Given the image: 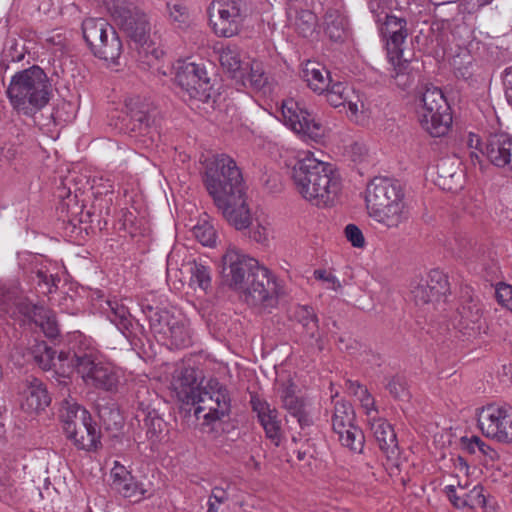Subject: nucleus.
Masks as SVG:
<instances>
[{"mask_svg":"<svg viewBox=\"0 0 512 512\" xmlns=\"http://www.w3.org/2000/svg\"><path fill=\"white\" fill-rule=\"evenodd\" d=\"M291 181L295 192L317 207L331 205L341 191V178L334 166L309 150L298 154Z\"/></svg>","mask_w":512,"mask_h":512,"instance_id":"obj_1","label":"nucleus"},{"mask_svg":"<svg viewBox=\"0 0 512 512\" xmlns=\"http://www.w3.org/2000/svg\"><path fill=\"white\" fill-rule=\"evenodd\" d=\"M368 215L388 228H398L408 218L405 192L402 185L389 178L375 177L365 190Z\"/></svg>","mask_w":512,"mask_h":512,"instance_id":"obj_2","label":"nucleus"},{"mask_svg":"<svg viewBox=\"0 0 512 512\" xmlns=\"http://www.w3.org/2000/svg\"><path fill=\"white\" fill-rule=\"evenodd\" d=\"M7 94L16 110L30 115L49 102L50 84L44 71L33 66L13 76Z\"/></svg>","mask_w":512,"mask_h":512,"instance_id":"obj_3","label":"nucleus"},{"mask_svg":"<svg viewBox=\"0 0 512 512\" xmlns=\"http://www.w3.org/2000/svg\"><path fill=\"white\" fill-rule=\"evenodd\" d=\"M203 182L213 201L238 193L244 188L242 173L232 157L212 154L201 158Z\"/></svg>","mask_w":512,"mask_h":512,"instance_id":"obj_4","label":"nucleus"},{"mask_svg":"<svg viewBox=\"0 0 512 512\" xmlns=\"http://www.w3.org/2000/svg\"><path fill=\"white\" fill-rule=\"evenodd\" d=\"M63 431L81 450L96 451L101 446V432L90 413L76 402L66 401L60 412Z\"/></svg>","mask_w":512,"mask_h":512,"instance_id":"obj_5","label":"nucleus"},{"mask_svg":"<svg viewBox=\"0 0 512 512\" xmlns=\"http://www.w3.org/2000/svg\"><path fill=\"white\" fill-rule=\"evenodd\" d=\"M107 7L115 25L127 37L142 46L147 44L151 25L142 10L127 0H109Z\"/></svg>","mask_w":512,"mask_h":512,"instance_id":"obj_6","label":"nucleus"},{"mask_svg":"<svg viewBox=\"0 0 512 512\" xmlns=\"http://www.w3.org/2000/svg\"><path fill=\"white\" fill-rule=\"evenodd\" d=\"M150 327L158 340L171 347L185 348L192 343L190 322L181 313L155 311L150 316Z\"/></svg>","mask_w":512,"mask_h":512,"instance_id":"obj_7","label":"nucleus"},{"mask_svg":"<svg viewBox=\"0 0 512 512\" xmlns=\"http://www.w3.org/2000/svg\"><path fill=\"white\" fill-rule=\"evenodd\" d=\"M83 37L93 53L106 61L116 60L122 43L110 24L103 18H88L82 23Z\"/></svg>","mask_w":512,"mask_h":512,"instance_id":"obj_8","label":"nucleus"},{"mask_svg":"<svg viewBox=\"0 0 512 512\" xmlns=\"http://www.w3.org/2000/svg\"><path fill=\"white\" fill-rule=\"evenodd\" d=\"M175 83L181 89L185 101L208 103L215 94L205 68L193 62L178 65Z\"/></svg>","mask_w":512,"mask_h":512,"instance_id":"obj_9","label":"nucleus"},{"mask_svg":"<svg viewBox=\"0 0 512 512\" xmlns=\"http://www.w3.org/2000/svg\"><path fill=\"white\" fill-rule=\"evenodd\" d=\"M482 434L498 443L512 444V406L490 403L476 410Z\"/></svg>","mask_w":512,"mask_h":512,"instance_id":"obj_10","label":"nucleus"},{"mask_svg":"<svg viewBox=\"0 0 512 512\" xmlns=\"http://www.w3.org/2000/svg\"><path fill=\"white\" fill-rule=\"evenodd\" d=\"M194 414L206 424L218 421L230 410V398L227 390L216 380H210L200 388L195 396Z\"/></svg>","mask_w":512,"mask_h":512,"instance_id":"obj_11","label":"nucleus"},{"mask_svg":"<svg viewBox=\"0 0 512 512\" xmlns=\"http://www.w3.org/2000/svg\"><path fill=\"white\" fill-rule=\"evenodd\" d=\"M74 368L86 385L113 391L117 388L119 377L115 369L101 361H96L91 355L77 356L73 354Z\"/></svg>","mask_w":512,"mask_h":512,"instance_id":"obj_12","label":"nucleus"},{"mask_svg":"<svg viewBox=\"0 0 512 512\" xmlns=\"http://www.w3.org/2000/svg\"><path fill=\"white\" fill-rule=\"evenodd\" d=\"M354 420L355 413L352 406L345 401L336 402L331 419L333 431L338 435L342 446L360 453L365 439L363 432L354 424Z\"/></svg>","mask_w":512,"mask_h":512,"instance_id":"obj_13","label":"nucleus"},{"mask_svg":"<svg viewBox=\"0 0 512 512\" xmlns=\"http://www.w3.org/2000/svg\"><path fill=\"white\" fill-rule=\"evenodd\" d=\"M511 136L502 130L485 131L484 135L475 132L468 134L467 145L484 154L495 166L506 167L505 154L511 146Z\"/></svg>","mask_w":512,"mask_h":512,"instance_id":"obj_14","label":"nucleus"},{"mask_svg":"<svg viewBox=\"0 0 512 512\" xmlns=\"http://www.w3.org/2000/svg\"><path fill=\"white\" fill-rule=\"evenodd\" d=\"M222 274L232 288L242 291L258 266V261L242 253L236 247H229L222 257Z\"/></svg>","mask_w":512,"mask_h":512,"instance_id":"obj_15","label":"nucleus"},{"mask_svg":"<svg viewBox=\"0 0 512 512\" xmlns=\"http://www.w3.org/2000/svg\"><path fill=\"white\" fill-rule=\"evenodd\" d=\"M214 32L221 37L236 35L242 25V11L236 0H214L208 9Z\"/></svg>","mask_w":512,"mask_h":512,"instance_id":"obj_16","label":"nucleus"},{"mask_svg":"<svg viewBox=\"0 0 512 512\" xmlns=\"http://www.w3.org/2000/svg\"><path fill=\"white\" fill-rule=\"evenodd\" d=\"M418 105V117L421 116L422 126L431 125V128H450L452 116L448 112L447 103L442 91L437 87L426 88Z\"/></svg>","mask_w":512,"mask_h":512,"instance_id":"obj_17","label":"nucleus"},{"mask_svg":"<svg viewBox=\"0 0 512 512\" xmlns=\"http://www.w3.org/2000/svg\"><path fill=\"white\" fill-rule=\"evenodd\" d=\"M225 220L236 230L242 231L251 227L253 216L247 202L245 187L229 197L214 202Z\"/></svg>","mask_w":512,"mask_h":512,"instance_id":"obj_18","label":"nucleus"},{"mask_svg":"<svg viewBox=\"0 0 512 512\" xmlns=\"http://www.w3.org/2000/svg\"><path fill=\"white\" fill-rule=\"evenodd\" d=\"M245 301L250 305H261L279 294V288L270 271L258 264L244 289Z\"/></svg>","mask_w":512,"mask_h":512,"instance_id":"obj_19","label":"nucleus"},{"mask_svg":"<svg viewBox=\"0 0 512 512\" xmlns=\"http://www.w3.org/2000/svg\"><path fill=\"white\" fill-rule=\"evenodd\" d=\"M370 430L384 456L386 457V469L393 471L399 465V446L396 433L383 418L371 417L369 420Z\"/></svg>","mask_w":512,"mask_h":512,"instance_id":"obj_20","label":"nucleus"},{"mask_svg":"<svg viewBox=\"0 0 512 512\" xmlns=\"http://www.w3.org/2000/svg\"><path fill=\"white\" fill-rule=\"evenodd\" d=\"M405 21L395 16H386V21L381 26V34L386 39L387 53L391 62L395 58L403 59L411 62L415 53L413 49L402 48V44L406 38V30L404 29Z\"/></svg>","mask_w":512,"mask_h":512,"instance_id":"obj_21","label":"nucleus"},{"mask_svg":"<svg viewBox=\"0 0 512 512\" xmlns=\"http://www.w3.org/2000/svg\"><path fill=\"white\" fill-rule=\"evenodd\" d=\"M169 388L178 401L195 403V396L200 390L196 371L183 363L177 364L172 372Z\"/></svg>","mask_w":512,"mask_h":512,"instance_id":"obj_22","label":"nucleus"},{"mask_svg":"<svg viewBox=\"0 0 512 512\" xmlns=\"http://www.w3.org/2000/svg\"><path fill=\"white\" fill-rule=\"evenodd\" d=\"M31 354L34 361L43 370L54 368L63 376H66L74 369L73 354L61 352L55 360V352L45 342H37L32 347Z\"/></svg>","mask_w":512,"mask_h":512,"instance_id":"obj_23","label":"nucleus"},{"mask_svg":"<svg viewBox=\"0 0 512 512\" xmlns=\"http://www.w3.org/2000/svg\"><path fill=\"white\" fill-rule=\"evenodd\" d=\"M110 477L113 489L134 502L140 501L147 492L143 485L137 482L127 468L118 461L114 462Z\"/></svg>","mask_w":512,"mask_h":512,"instance_id":"obj_24","label":"nucleus"},{"mask_svg":"<svg viewBox=\"0 0 512 512\" xmlns=\"http://www.w3.org/2000/svg\"><path fill=\"white\" fill-rule=\"evenodd\" d=\"M50 403V397L43 383L34 377L27 378L21 389L20 405L28 413H38Z\"/></svg>","mask_w":512,"mask_h":512,"instance_id":"obj_25","label":"nucleus"},{"mask_svg":"<svg viewBox=\"0 0 512 512\" xmlns=\"http://www.w3.org/2000/svg\"><path fill=\"white\" fill-rule=\"evenodd\" d=\"M282 116L284 124L290 128H320L323 125L317 115L312 114L306 108L301 107L298 102L288 99L282 103Z\"/></svg>","mask_w":512,"mask_h":512,"instance_id":"obj_26","label":"nucleus"},{"mask_svg":"<svg viewBox=\"0 0 512 512\" xmlns=\"http://www.w3.org/2000/svg\"><path fill=\"white\" fill-rule=\"evenodd\" d=\"M128 112L123 117H119L120 123H114L115 126H132L136 127H151L160 126V119L156 115L154 109H150L148 104L139 103L138 101H131L127 104Z\"/></svg>","mask_w":512,"mask_h":512,"instance_id":"obj_27","label":"nucleus"},{"mask_svg":"<svg viewBox=\"0 0 512 512\" xmlns=\"http://www.w3.org/2000/svg\"><path fill=\"white\" fill-rule=\"evenodd\" d=\"M218 59L223 70L237 83L246 86V71L248 63L241 57V52L236 46H226L218 51Z\"/></svg>","mask_w":512,"mask_h":512,"instance_id":"obj_28","label":"nucleus"},{"mask_svg":"<svg viewBox=\"0 0 512 512\" xmlns=\"http://www.w3.org/2000/svg\"><path fill=\"white\" fill-rule=\"evenodd\" d=\"M253 410L257 413L259 421L263 426L266 436L275 444H278L281 437V420L278 412L269 403L253 397L251 400Z\"/></svg>","mask_w":512,"mask_h":512,"instance_id":"obj_29","label":"nucleus"},{"mask_svg":"<svg viewBox=\"0 0 512 512\" xmlns=\"http://www.w3.org/2000/svg\"><path fill=\"white\" fill-rule=\"evenodd\" d=\"M279 396L283 406L289 413L295 417L301 427L309 426L312 418L306 410L304 403L295 396V387L293 384H282L278 388Z\"/></svg>","mask_w":512,"mask_h":512,"instance_id":"obj_30","label":"nucleus"},{"mask_svg":"<svg viewBox=\"0 0 512 512\" xmlns=\"http://www.w3.org/2000/svg\"><path fill=\"white\" fill-rule=\"evenodd\" d=\"M325 92L331 106L339 107L347 103L352 115H356L359 111L358 96L349 86L337 82L330 85Z\"/></svg>","mask_w":512,"mask_h":512,"instance_id":"obj_31","label":"nucleus"},{"mask_svg":"<svg viewBox=\"0 0 512 512\" xmlns=\"http://www.w3.org/2000/svg\"><path fill=\"white\" fill-rule=\"evenodd\" d=\"M448 291L449 283L446 275L439 270H432L421 288V297L426 303L439 301Z\"/></svg>","mask_w":512,"mask_h":512,"instance_id":"obj_32","label":"nucleus"},{"mask_svg":"<svg viewBox=\"0 0 512 512\" xmlns=\"http://www.w3.org/2000/svg\"><path fill=\"white\" fill-rule=\"evenodd\" d=\"M302 78L316 93H323L330 86L329 72L319 63L308 61L302 69Z\"/></svg>","mask_w":512,"mask_h":512,"instance_id":"obj_33","label":"nucleus"},{"mask_svg":"<svg viewBox=\"0 0 512 512\" xmlns=\"http://www.w3.org/2000/svg\"><path fill=\"white\" fill-rule=\"evenodd\" d=\"M460 321L459 325L462 329L466 330L464 333L468 336L477 334L480 330L481 311L475 303H468L463 305L459 311Z\"/></svg>","mask_w":512,"mask_h":512,"instance_id":"obj_34","label":"nucleus"},{"mask_svg":"<svg viewBox=\"0 0 512 512\" xmlns=\"http://www.w3.org/2000/svg\"><path fill=\"white\" fill-rule=\"evenodd\" d=\"M325 33L333 41H341L346 35V20L337 10H329L324 17Z\"/></svg>","mask_w":512,"mask_h":512,"instance_id":"obj_35","label":"nucleus"},{"mask_svg":"<svg viewBox=\"0 0 512 512\" xmlns=\"http://www.w3.org/2000/svg\"><path fill=\"white\" fill-rule=\"evenodd\" d=\"M301 144L314 149L327 147L331 143L330 135L326 130H292Z\"/></svg>","mask_w":512,"mask_h":512,"instance_id":"obj_36","label":"nucleus"},{"mask_svg":"<svg viewBox=\"0 0 512 512\" xmlns=\"http://www.w3.org/2000/svg\"><path fill=\"white\" fill-rule=\"evenodd\" d=\"M33 321L39 325L47 337L54 338L58 335L59 329L55 314L45 307H34L32 312Z\"/></svg>","mask_w":512,"mask_h":512,"instance_id":"obj_37","label":"nucleus"},{"mask_svg":"<svg viewBox=\"0 0 512 512\" xmlns=\"http://www.w3.org/2000/svg\"><path fill=\"white\" fill-rule=\"evenodd\" d=\"M344 153L355 163L368 162L372 157L371 148L363 139H355L345 145Z\"/></svg>","mask_w":512,"mask_h":512,"instance_id":"obj_38","label":"nucleus"},{"mask_svg":"<svg viewBox=\"0 0 512 512\" xmlns=\"http://www.w3.org/2000/svg\"><path fill=\"white\" fill-rule=\"evenodd\" d=\"M190 286L194 289L199 288L206 292L211 286L210 270L207 266L196 261L190 264Z\"/></svg>","mask_w":512,"mask_h":512,"instance_id":"obj_39","label":"nucleus"},{"mask_svg":"<svg viewBox=\"0 0 512 512\" xmlns=\"http://www.w3.org/2000/svg\"><path fill=\"white\" fill-rule=\"evenodd\" d=\"M451 65L457 77L468 79L472 75L473 57L468 50L462 49L458 54L453 56Z\"/></svg>","mask_w":512,"mask_h":512,"instance_id":"obj_40","label":"nucleus"},{"mask_svg":"<svg viewBox=\"0 0 512 512\" xmlns=\"http://www.w3.org/2000/svg\"><path fill=\"white\" fill-rule=\"evenodd\" d=\"M296 319L302 324L306 334L315 338L318 332V320L311 307L299 306L295 311Z\"/></svg>","mask_w":512,"mask_h":512,"instance_id":"obj_41","label":"nucleus"},{"mask_svg":"<svg viewBox=\"0 0 512 512\" xmlns=\"http://www.w3.org/2000/svg\"><path fill=\"white\" fill-rule=\"evenodd\" d=\"M268 78L264 72L262 63L258 61H251L248 63V70L246 71V85L256 90L263 89L267 84Z\"/></svg>","mask_w":512,"mask_h":512,"instance_id":"obj_42","label":"nucleus"},{"mask_svg":"<svg viewBox=\"0 0 512 512\" xmlns=\"http://www.w3.org/2000/svg\"><path fill=\"white\" fill-rule=\"evenodd\" d=\"M107 306L109 308L107 315L110 321L117 326L127 328L130 317L128 308L117 300L107 301Z\"/></svg>","mask_w":512,"mask_h":512,"instance_id":"obj_43","label":"nucleus"},{"mask_svg":"<svg viewBox=\"0 0 512 512\" xmlns=\"http://www.w3.org/2000/svg\"><path fill=\"white\" fill-rule=\"evenodd\" d=\"M317 23L316 15L310 10L296 11L295 26L298 32L306 37L312 33Z\"/></svg>","mask_w":512,"mask_h":512,"instance_id":"obj_44","label":"nucleus"},{"mask_svg":"<svg viewBox=\"0 0 512 512\" xmlns=\"http://www.w3.org/2000/svg\"><path fill=\"white\" fill-rule=\"evenodd\" d=\"M396 66L395 82L396 85L402 90H407L411 87L414 81L412 69L407 71L410 62H406L403 59L395 58L392 62Z\"/></svg>","mask_w":512,"mask_h":512,"instance_id":"obj_45","label":"nucleus"},{"mask_svg":"<svg viewBox=\"0 0 512 512\" xmlns=\"http://www.w3.org/2000/svg\"><path fill=\"white\" fill-rule=\"evenodd\" d=\"M470 479H465L463 484H460V487H456L454 483L449 484L445 487V493L450 500V502L456 508H465L466 503V490L470 486Z\"/></svg>","mask_w":512,"mask_h":512,"instance_id":"obj_46","label":"nucleus"},{"mask_svg":"<svg viewBox=\"0 0 512 512\" xmlns=\"http://www.w3.org/2000/svg\"><path fill=\"white\" fill-rule=\"evenodd\" d=\"M194 237L204 246H213L216 242V231L214 227L206 222H200L193 227Z\"/></svg>","mask_w":512,"mask_h":512,"instance_id":"obj_47","label":"nucleus"},{"mask_svg":"<svg viewBox=\"0 0 512 512\" xmlns=\"http://www.w3.org/2000/svg\"><path fill=\"white\" fill-rule=\"evenodd\" d=\"M314 278L323 283L325 289L340 291L342 289L339 279L330 271L324 269H317L313 273Z\"/></svg>","mask_w":512,"mask_h":512,"instance_id":"obj_48","label":"nucleus"},{"mask_svg":"<svg viewBox=\"0 0 512 512\" xmlns=\"http://www.w3.org/2000/svg\"><path fill=\"white\" fill-rule=\"evenodd\" d=\"M268 223L261 222L257 219L256 225L252 226L248 232L249 238L261 245H267L269 242Z\"/></svg>","mask_w":512,"mask_h":512,"instance_id":"obj_49","label":"nucleus"},{"mask_svg":"<svg viewBox=\"0 0 512 512\" xmlns=\"http://www.w3.org/2000/svg\"><path fill=\"white\" fill-rule=\"evenodd\" d=\"M465 499V507L476 508L484 507L486 505V499L483 494V487H481L480 485H474L471 490H466Z\"/></svg>","mask_w":512,"mask_h":512,"instance_id":"obj_50","label":"nucleus"},{"mask_svg":"<svg viewBox=\"0 0 512 512\" xmlns=\"http://www.w3.org/2000/svg\"><path fill=\"white\" fill-rule=\"evenodd\" d=\"M498 302L512 312V286L501 283L496 288Z\"/></svg>","mask_w":512,"mask_h":512,"instance_id":"obj_51","label":"nucleus"},{"mask_svg":"<svg viewBox=\"0 0 512 512\" xmlns=\"http://www.w3.org/2000/svg\"><path fill=\"white\" fill-rule=\"evenodd\" d=\"M345 235L348 241L357 248H362L365 245V239L362 231L354 224H349L345 228Z\"/></svg>","mask_w":512,"mask_h":512,"instance_id":"obj_52","label":"nucleus"},{"mask_svg":"<svg viewBox=\"0 0 512 512\" xmlns=\"http://www.w3.org/2000/svg\"><path fill=\"white\" fill-rule=\"evenodd\" d=\"M359 402L361 403L362 408L364 409L366 415L368 416V421L371 417L377 416V409L375 406V400L372 395L368 392V390L363 393V396L357 397Z\"/></svg>","mask_w":512,"mask_h":512,"instance_id":"obj_53","label":"nucleus"},{"mask_svg":"<svg viewBox=\"0 0 512 512\" xmlns=\"http://www.w3.org/2000/svg\"><path fill=\"white\" fill-rule=\"evenodd\" d=\"M453 467L455 478H461L462 476H464L465 479H470L469 466L467 462L464 460V458L458 456L457 458L453 459Z\"/></svg>","mask_w":512,"mask_h":512,"instance_id":"obj_54","label":"nucleus"},{"mask_svg":"<svg viewBox=\"0 0 512 512\" xmlns=\"http://www.w3.org/2000/svg\"><path fill=\"white\" fill-rule=\"evenodd\" d=\"M170 16L174 19V21L184 23L187 19L186 8L180 4H174L170 8Z\"/></svg>","mask_w":512,"mask_h":512,"instance_id":"obj_55","label":"nucleus"},{"mask_svg":"<svg viewBox=\"0 0 512 512\" xmlns=\"http://www.w3.org/2000/svg\"><path fill=\"white\" fill-rule=\"evenodd\" d=\"M346 388L347 391L356 398L359 396H363V393H365V391L367 390V388L362 386L359 382L352 380L346 381Z\"/></svg>","mask_w":512,"mask_h":512,"instance_id":"obj_56","label":"nucleus"},{"mask_svg":"<svg viewBox=\"0 0 512 512\" xmlns=\"http://www.w3.org/2000/svg\"><path fill=\"white\" fill-rule=\"evenodd\" d=\"M39 285H45L47 287V292H52V287L54 286V278L52 275H48L46 272L39 270L36 274Z\"/></svg>","mask_w":512,"mask_h":512,"instance_id":"obj_57","label":"nucleus"},{"mask_svg":"<svg viewBox=\"0 0 512 512\" xmlns=\"http://www.w3.org/2000/svg\"><path fill=\"white\" fill-rule=\"evenodd\" d=\"M503 82L507 101L512 105V69L506 70Z\"/></svg>","mask_w":512,"mask_h":512,"instance_id":"obj_58","label":"nucleus"},{"mask_svg":"<svg viewBox=\"0 0 512 512\" xmlns=\"http://www.w3.org/2000/svg\"><path fill=\"white\" fill-rule=\"evenodd\" d=\"M209 498L215 500L217 504H222L228 499V494L223 488L214 487Z\"/></svg>","mask_w":512,"mask_h":512,"instance_id":"obj_59","label":"nucleus"},{"mask_svg":"<svg viewBox=\"0 0 512 512\" xmlns=\"http://www.w3.org/2000/svg\"><path fill=\"white\" fill-rule=\"evenodd\" d=\"M481 439L477 436H473L469 439L464 440L465 449L472 454H475L479 450Z\"/></svg>","mask_w":512,"mask_h":512,"instance_id":"obj_60","label":"nucleus"},{"mask_svg":"<svg viewBox=\"0 0 512 512\" xmlns=\"http://www.w3.org/2000/svg\"><path fill=\"white\" fill-rule=\"evenodd\" d=\"M478 452L481 455L488 457L490 460H494L495 458H497L496 451L494 449H492L488 444H486L482 440H481Z\"/></svg>","mask_w":512,"mask_h":512,"instance_id":"obj_61","label":"nucleus"},{"mask_svg":"<svg viewBox=\"0 0 512 512\" xmlns=\"http://www.w3.org/2000/svg\"><path fill=\"white\" fill-rule=\"evenodd\" d=\"M509 148V151L506 152L505 156L506 159V167H508L510 170H512V137H511V146H507Z\"/></svg>","mask_w":512,"mask_h":512,"instance_id":"obj_62","label":"nucleus"},{"mask_svg":"<svg viewBox=\"0 0 512 512\" xmlns=\"http://www.w3.org/2000/svg\"><path fill=\"white\" fill-rule=\"evenodd\" d=\"M368 5H369L371 12L375 13L380 8L381 3L379 0H368Z\"/></svg>","mask_w":512,"mask_h":512,"instance_id":"obj_63","label":"nucleus"},{"mask_svg":"<svg viewBox=\"0 0 512 512\" xmlns=\"http://www.w3.org/2000/svg\"><path fill=\"white\" fill-rule=\"evenodd\" d=\"M219 505L220 504H217L215 500H211V498H209L207 512H218Z\"/></svg>","mask_w":512,"mask_h":512,"instance_id":"obj_64","label":"nucleus"}]
</instances>
